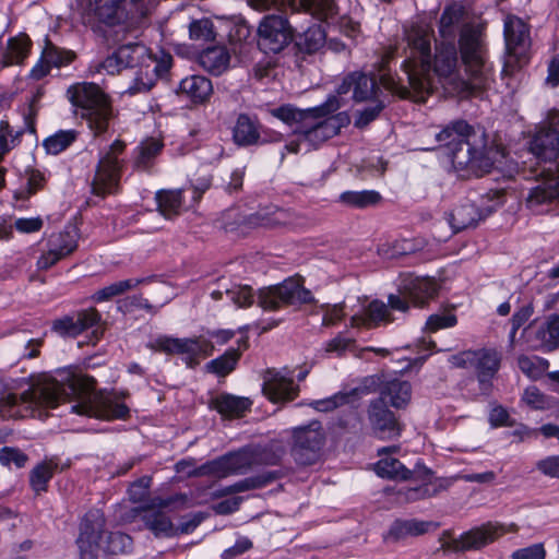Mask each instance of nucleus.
Returning a JSON list of instances; mask_svg holds the SVG:
<instances>
[{"label": "nucleus", "mask_w": 559, "mask_h": 559, "mask_svg": "<svg viewBox=\"0 0 559 559\" xmlns=\"http://www.w3.org/2000/svg\"><path fill=\"white\" fill-rule=\"evenodd\" d=\"M14 389L15 385L0 380V415L35 416L36 409L55 408L70 397L76 400L72 412L80 415L110 420L126 418L129 413V408L114 396L95 392L92 378L70 367L43 377L20 396L13 392Z\"/></svg>", "instance_id": "obj_1"}, {"label": "nucleus", "mask_w": 559, "mask_h": 559, "mask_svg": "<svg viewBox=\"0 0 559 559\" xmlns=\"http://www.w3.org/2000/svg\"><path fill=\"white\" fill-rule=\"evenodd\" d=\"M460 53L464 76L456 71L454 46H442L437 50L435 73L444 90L459 97L477 95L490 87L493 69L488 61L486 49L478 28L464 27L460 37Z\"/></svg>", "instance_id": "obj_2"}, {"label": "nucleus", "mask_w": 559, "mask_h": 559, "mask_svg": "<svg viewBox=\"0 0 559 559\" xmlns=\"http://www.w3.org/2000/svg\"><path fill=\"white\" fill-rule=\"evenodd\" d=\"M432 28L425 22L412 24L405 28L404 72L408 79L409 87L396 83L391 78L383 76L382 83L391 92L400 97H409L415 102H425L426 97L435 88L429 74L430 44Z\"/></svg>", "instance_id": "obj_3"}, {"label": "nucleus", "mask_w": 559, "mask_h": 559, "mask_svg": "<svg viewBox=\"0 0 559 559\" xmlns=\"http://www.w3.org/2000/svg\"><path fill=\"white\" fill-rule=\"evenodd\" d=\"M437 140L450 151L454 169L462 177L483 176L493 165V151L487 147L485 133L456 121L437 134Z\"/></svg>", "instance_id": "obj_4"}, {"label": "nucleus", "mask_w": 559, "mask_h": 559, "mask_svg": "<svg viewBox=\"0 0 559 559\" xmlns=\"http://www.w3.org/2000/svg\"><path fill=\"white\" fill-rule=\"evenodd\" d=\"M169 66V57L157 60L144 45L138 43L118 47L102 63L103 69L109 74L138 67L133 84L129 87L132 94L150 91L156 80L168 71Z\"/></svg>", "instance_id": "obj_5"}, {"label": "nucleus", "mask_w": 559, "mask_h": 559, "mask_svg": "<svg viewBox=\"0 0 559 559\" xmlns=\"http://www.w3.org/2000/svg\"><path fill=\"white\" fill-rule=\"evenodd\" d=\"M104 526L105 519L98 511L85 515L76 539L79 559H98L100 552L116 557L131 551L130 536L119 532L106 534Z\"/></svg>", "instance_id": "obj_6"}, {"label": "nucleus", "mask_w": 559, "mask_h": 559, "mask_svg": "<svg viewBox=\"0 0 559 559\" xmlns=\"http://www.w3.org/2000/svg\"><path fill=\"white\" fill-rule=\"evenodd\" d=\"M67 95L71 104L83 110L91 129L102 133L107 129L111 107L106 94L95 83L80 82L71 85Z\"/></svg>", "instance_id": "obj_7"}, {"label": "nucleus", "mask_w": 559, "mask_h": 559, "mask_svg": "<svg viewBox=\"0 0 559 559\" xmlns=\"http://www.w3.org/2000/svg\"><path fill=\"white\" fill-rule=\"evenodd\" d=\"M349 122L350 117L346 111L332 112L320 119H311L308 124H304L302 128L295 131L296 139L290 141L285 148L294 154L301 151V145H305L306 151L317 148L337 135Z\"/></svg>", "instance_id": "obj_8"}, {"label": "nucleus", "mask_w": 559, "mask_h": 559, "mask_svg": "<svg viewBox=\"0 0 559 559\" xmlns=\"http://www.w3.org/2000/svg\"><path fill=\"white\" fill-rule=\"evenodd\" d=\"M503 34L507 56L502 74H511L527 61L531 47L530 29L523 20L509 15L504 21Z\"/></svg>", "instance_id": "obj_9"}, {"label": "nucleus", "mask_w": 559, "mask_h": 559, "mask_svg": "<svg viewBox=\"0 0 559 559\" xmlns=\"http://www.w3.org/2000/svg\"><path fill=\"white\" fill-rule=\"evenodd\" d=\"M314 298L297 280H286L280 285L259 292L258 304L265 311H274L283 306L311 304Z\"/></svg>", "instance_id": "obj_10"}, {"label": "nucleus", "mask_w": 559, "mask_h": 559, "mask_svg": "<svg viewBox=\"0 0 559 559\" xmlns=\"http://www.w3.org/2000/svg\"><path fill=\"white\" fill-rule=\"evenodd\" d=\"M519 526L515 523L488 522L476 526L453 538L449 545L454 551L479 550L507 534L516 533Z\"/></svg>", "instance_id": "obj_11"}, {"label": "nucleus", "mask_w": 559, "mask_h": 559, "mask_svg": "<svg viewBox=\"0 0 559 559\" xmlns=\"http://www.w3.org/2000/svg\"><path fill=\"white\" fill-rule=\"evenodd\" d=\"M124 147L123 142L116 140L108 151L100 155L92 182V190L95 194L104 197L116 191L122 166L119 156Z\"/></svg>", "instance_id": "obj_12"}, {"label": "nucleus", "mask_w": 559, "mask_h": 559, "mask_svg": "<svg viewBox=\"0 0 559 559\" xmlns=\"http://www.w3.org/2000/svg\"><path fill=\"white\" fill-rule=\"evenodd\" d=\"M126 0H78L82 22L95 28L99 24L116 25L126 17Z\"/></svg>", "instance_id": "obj_13"}, {"label": "nucleus", "mask_w": 559, "mask_h": 559, "mask_svg": "<svg viewBox=\"0 0 559 559\" xmlns=\"http://www.w3.org/2000/svg\"><path fill=\"white\" fill-rule=\"evenodd\" d=\"M292 453L295 460L304 465L314 463L324 443V431L320 423L311 421L306 426L292 430Z\"/></svg>", "instance_id": "obj_14"}, {"label": "nucleus", "mask_w": 559, "mask_h": 559, "mask_svg": "<svg viewBox=\"0 0 559 559\" xmlns=\"http://www.w3.org/2000/svg\"><path fill=\"white\" fill-rule=\"evenodd\" d=\"M533 350L551 352L559 347V316L551 314L544 321L534 320L522 332Z\"/></svg>", "instance_id": "obj_15"}, {"label": "nucleus", "mask_w": 559, "mask_h": 559, "mask_svg": "<svg viewBox=\"0 0 559 559\" xmlns=\"http://www.w3.org/2000/svg\"><path fill=\"white\" fill-rule=\"evenodd\" d=\"M258 45L265 52H278L292 40V29L281 15H267L258 28Z\"/></svg>", "instance_id": "obj_16"}, {"label": "nucleus", "mask_w": 559, "mask_h": 559, "mask_svg": "<svg viewBox=\"0 0 559 559\" xmlns=\"http://www.w3.org/2000/svg\"><path fill=\"white\" fill-rule=\"evenodd\" d=\"M148 347L156 352L179 355L189 367L197 365L201 357L209 355L206 345L195 338L159 336L152 341Z\"/></svg>", "instance_id": "obj_17"}, {"label": "nucleus", "mask_w": 559, "mask_h": 559, "mask_svg": "<svg viewBox=\"0 0 559 559\" xmlns=\"http://www.w3.org/2000/svg\"><path fill=\"white\" fill-rule=\"evenodd\" d=\"M341 108V103L336 96H329L326 100L316 107L299 110L292 106H282L273 110V115L290 127H295L294 132L308 124L311 119H320Z\"/></svg>", "instance_id": "obj_18"}, {"label": "nucleus", "mask_w": 559, "mask_h": 559, "mask_svg": "<svg viewBox=\"0 0 559 559\" xmlns=\"http://www.w3.org/2000/svg\"><path fill=\"white\" fill-rule=\"evenodd\" d=\"M78 248L75 230L51 234L46 242V249L38 257L36 265L38 270H48L60 260L70 255Z\"/></svg>", "instance_id": "obj_19"}, {"label": "nucleus", "mask_w": 559, "mask_h": 559, "mask_svg": "<svg viewBox=\"0 0 559 559\" xmlns=\"http://www.w3.org/2000/svg\"><path fill=\"white\" fill-rule=\"evenodd\" d=\"M450 361L454 367L474 368L480 382L491 379L500 366L498 353L489 349L466 350L452 356Z\"/></svg>", "instance_id": "obj_20"}, {"label": "nucleus", "mask_w": 559, "mask_h": 559, "mask_svg": "<svg viewBox=\"0 0 559 559\" xmlns=\"http://www.w3.org/2000/svg\"><path fill=\"white\" fill-rule=\"evenodd\" d=\"M559 200V164L544 170L537 185L527 197L526 206L533 212H539V206Z\"/></svg>", "instance_id": "obj_21"}, {"label": "nucleus", "mask_w": 559, "mask_h": 559, "mask_svg": "<svg viewBox=\"0 0 559 559\" xmlns=\"http://www.w3.org/2000/svg\"><path fill=\"white\" fill-rule=\"evenodd\" d=\"M249 3L257 10L299 7L320 20L328 19L335 13V5L333 0H249Z\"/></svg>", "instance_id": "obj_22"}, {"label": "nucleus", "mask_w": 559, "mask_h": 559, "mask_svg": "<svg viewBox=\"0 0 559 559\" xmlns=\"http://www.w3.org/2000/svg\"><path fill=\"white\" fill-rule=\"evenodd\" d=\"M264 395L273 403L292 401L297 395L293 376L286 370H267L264 374Z\"/></svg>", "instance_id": "obj_23"}, {"label": "nucleus", "mask_w": 559, "mask_h": 559, "mask_svg": "<svg viewBox=\"0 0 559 559\" xmlns=\"http://www.w3.org/2000/svg\"><path fill=\"white\" fill-rule=\"evenodd\" d=\"M440 287V283L435 277L409 275L404 278L401 292L409 298L415 307H424L437 297Z\"/></svg>", "instance_id": "obj_24"}, {"label": "nucleus", "mask_w": 559, "mask_h": 559, "mask_svg": "<svg viewBox=\"0 0 559 559\" xmlns=\"http://www.w3.org/2000/svg\"><path fill=\"white\" fill-rule=\"evenodd\" d=\"M369 421L374 436L379 439H394L401 435V427L394 414L384 406L382 401L371 404Z\"/></svg>", "instance_id": "obj_25"}, {"label": "nucleus", "mask_w": 559, "mask_h": 559, "mask_svg": "<svg viewBox=\"0 0 559 559\" xmlns=\"http://www.w3.org/2000/svg\"><path fill=\"white\" fill-rule=\"evenodd\" d=\"M349 91H353V98L356 102L378 98L379 92L373 78L362 73H353L344 79L343 83L338 86L336 94L332 95L338 98L341 107L343 106L341 95L346 94Z\"/></svg>", "instance_id": "obj_26"}, {"label": "nucleus", "mask_w": 559, "mask_h": 559, "mask_svg": "<svg viewBox=\"0 0 559 559\" xmlns=\"http://www.w3.org/2000/svg\"><path fill=\"white\" fill-rule=\"evenodd\" d=\"M247 465L248 459L245 453H230L200 465L199 474L223 478L230 474L241 473Z\"/></svg>", "instance_id": "obj_27"}, {"label": "nucleus", "mask_w": 559, "mask_h": 559, "mask_svg": "<svg viewBox=\"0 0 559 559\" xmlns=\"http://www.w3.org/2000/svg\"><path fill=\"white\" fill-rule=\"evenodd\" d=\"M32 49L29 37L24 34H17L7 40L4 47L0 50V69L21 66L28 58Z\"/></svg>", "instance_id": "obj_28"}, {"label": "nucleus", "mask_w": 559, "mask_h": 559, "mask_svg": "<svg viewBox=\"0 0 559 559\" xmlns=\"http://www.w3.org/2000/svg\"><path fill=\"white\" fill-rule=\"evenodd\" d=\"M397 450L399 448L395 445L378 450V455L381 456V459L374 464V472L378 476L399 480H407L412 477V472L399 460L386 455L389 453H395Z\"/></svg>", "instance_id": "obj_29"}, {"label": "nucleus", "mask_w": 559, "mask_h": 559, "mask_svg": "<svg viewBox=\"0 0 559 559\" xmlns=\"http://www.w3.org/2000/svg\"><path fill=\"white\" fill-rule=\"evenodd\" d=\"M531 152L542 160H555L559 157V134L554 129H540L534 135Z\"/></svg>", "instance_id": "obj_30"}, {"label": "nucleus", "mask_w": 559, "mask_h": 559, "mask_svg": "<svg viewBox=\"0 0 559 559\" xmlns=\"http://www.w3.org/2000/svg\"><path fill=\"white\" fill-rule=\"evenodd\" d=\"M179 91L194 104H204L213 93L212 82L203 75H190L181 80Z\"/></svg>", "instance_id": "obj_31"}, {"label": "nucleus", "mask_w": 559, "mask_h": 559, "mask_svg": "<svg viewBox=\"0 0 559 559\" xmlns=\"http://www.w3.org/2000/svg\"><path fill=\"white\" fill-rule=\"evenodd\" d=\"M483 219L481 212L475 204L466 202L454 207L447 214V221L453 233L474 227Z\"/></svg>", "instance_id": "obj_32"}, {"label": "nucleus", "mask_w": 559, "mask_h": 559, "mask_svg": "<svg viewBox=\"0 0 559 559\" xmlns=\"http://www.w3.org/2000/svg\"><path fill=\"white\" fill-rule=\"evenodd\" d=\"M142 520L145 527L150 530L155 537H173L177 535V530L171 520L162 511L147 508L143 510Z\"/></svg>", "instance_id": "obj_33"}, {"label": "nucleus", "mask_w": 559, "mask_h": 559, "mask_svg": "<svg viewBox=\"0 0 559 559\" xmlns=\"http://www.w3.org/2000/svg\"><path fill=\"white\" fill-rule=\"evenodd\" d=\"M380 394L382 400H388L393 407L400 408L411 401L412 388L407 381L393 379L383 383Z\"/></svg>", "instance_id": "obj_34"}, {"label": "nucleus", "mask_w": 559, "mask_h": 559, "mask_svg": "<svg viewBox=\"0 0 559 559\" xmlns=\"http://www.w3.org/2000/svg\"><path fill=\"white\" fill-rule=\"evenodd\" d=\"M200 64L207 72L219 75L229 67L230 56L225 47H212L204 50L199 57Z\"/></svg>", "instance_id": "obj_35"}, {"label": "nucleus", "mask_w": 559, "mask_h": 559, "mask_svg": "<svg viewBox=\"0 0 559 559\" xmlns=\"http://www.w3.org/2000/svg\"><path fill=\"white\" fill-rule=\"evenodd\" d=\"M248 347V337L243 336L238 341V349H229L223 356L211 360L206 368L209 371L224 377L234 370L240 354Z\"/></svg>", "instance_id": "obj_36"}, {"label": "nucleus", "mask_w": 559, "mask_h": 559, "mask_svg": "<svg viewBox=\"0 0 559 559\" xmlns=\"http://www.w3.org/2000/svg\"><path fill=\"white\" fill-rule=\"evenodd\" d=\"M251 406V402L246 397L234 395H221L213 401V407L224 417H239Z\"/></svg>", "instance_id": "obj_37"}, {"label": "nucleus", "mask_w": 559, "mask_h": 559, "mask_svg": "<svg viewBox=\"0 0 559 559\" xmlns=\"http://www.w3.org/2000/svg\"><path fill=\"white\" fill-rule=\"evenodd\" d=\"M389 312L384 302L379 300L371 301L362 316H354L352 324L354 326H374L380 322L388 321Z\"/></svg>", "instance_id": "obj_38"}, {"label": "nucleus", "mask_w": 559, "mask_h": 559, "mask_svg": "<svg viewBox=\"0 0 559 559\" xmlns=\"http://www.w3.org/2000/svg\"><path fill=\"white\" fill-rule=\"evenodd\" d=\"M155 198L158 211L167 218L177 215L182 206L181 190H160Z\"/></svg>", "instance_id": "obj_39"}, {"label": "nucleus", "mask_w": 559, "mask_h": 559, "mask_svg": "<svg viewBox=\"0 0 559 559\" xmlns=\"http://www.w3.org/2000/svg\"><path fill=\"white\" fill-rule=\"evenodd\" d=\"M381 195L374 190L345 191L340 194L338 201L347 206L364 209L379 203Z\"/></svg>", "instance_id": "obj_40"}, {"label": "nucleus", "mask_w": 559, "mask_h": 559, "mask_svg": "<svg viewBox=\"0 0 559 559\" xmlns=\"http://www.w3.org/2000/svg\"><path fill=\"white\" fill-rule=\"evenodd\" d=\"M233 136L237 144L250 145L258 141L259 131L248 116L240 115L234 127Z\"/></svg>", "instance_id": "obj_41"}, {"label": "nucleus", "mask_w": 559, "mask_h": 559, "mask_svg": "<svg viewBox=\"0 0 559 559\" xmlns=\"http://www.w3.org/2000/svg\"><path fill=\"white\" fill-rule=\"evenodd\" d=\"M164 144L157 138H148L136 147L134 164L138 168H146L151 162L160 153Z\"/></svg>", "instance_id": "obj_42"}, {"label": "nucleus", "mask_w": 559, "mask_h": 559, "mask_svg": "<svg viewBox=\"0 0 559 559\" xmlns=\"http://www.w3.org/2000/svg\"><path fill=\"white\" fill-rule=\"evenodd\" d=\"M518 366L527 378L537 380L548 370L549 361L538 356L521 355Z\"/></svg>", "instance_id": "obj_43"}, {"label": "nucleus", "mask_w": 559, "mask_h": 559, "mask_svg": "<svg viewBox=\"0 0 559 559\" xmlns=\"http://www.w3.org/2000/svg\"><path fill=\"white\" fill-rule=\"evenodd\" d=\"M139 284V280L132 278L118 281L98 289L92 298L96 302H103L136 287Z\"/></svg>", "instance_id": "obj_44"}, {"label": "nucleus", "mask_w": 559, "mask_h": 559, "mask_svg": "<svg viewBox=\"0 0 559 559\" xmlns=\"http://www.w3.org/2000/svg\"><path fill=\"white\" fill-rule=\"evenodd\" d=\"M76 139L74 130H60L44 140V147L47 153L57 155L69 147Z\"/></svg>", "instance_id": "obj_45"}, {"label": "nucleus", "mask_w": 559, "mask_h": 559, "mask_svg": "<svg viewBox=\"0 0 559 559\" xmlns=\"http://www.w3.org/2000/svg\"><path fill=\"white\" fill-rule=\"evenodd\" d=\"M23 134L22 129H14L5 119L0 120V156H5L17 146Z\"/></svg>", "instance_id": "obj_46"}, {"label": "nucleus", "mask_w": 559, "mask_h": 559, "mask_svg": "<svg viewBox=\"0 0 559 559\" xmlns=\"http://www.w3.org/2000/svg\"><path fill=\"white\" fill-rule=\"evenodd\" d=\"M463 14V7L459 3H453L444 9L440 19V34L442 37L453 35L454 26L461 22Z\"/></svg>", "instance_id": "obj_47"}, {"label": "nucleus", "mask_w": 559, "mask_h": 559, "mask_svg": "<svg viewBox=\"0 0 559 559\" xmlns=\"http://www.w3.org/2000/svg\"><path fill=\"white\" fill-rule=\"evenodd\" d=\"M43 56L47 59L51 68H60L70 64L75 55L71 50L62 49L48 43L43 50Z\"/></svg>", "instance_id": "obj_48"}, {"label": "nucleus", "mask_w": 559, "mask_h": 559, "mask_svg": "<svg viewBox=\"0 0 559 559\" xmlns=\"http://www.w3.org/2000/svg\"><path fill=\"white\" fill-rule=\"evenodd\" d=\"M383 108L384 105L379 98L372 99L370 105L357 111L354 121L355 127L359 129L367 127L378 118Z\"/></svg>", "instance_id": "obj_49"}, {"label": "nucleus", "mask_w": 559, "mask_h": 559, "mask_svg": "<svg viewBox=\"0 0 559 559\" xmlns=\"http://www.w3.org/2000/svg\"><path fill=\"white\" fill-rule=\"evenodd\" d=\"M190 38L198 41H209L214 39L213 24L207 19L193 21L189 27Z\"/></svg>", "instance_id": "obj_50"}, {"label": "nucleus", "mask_w": 559, "mask_h": 559, "mask_svg": "<svg viewBox=\"0 0 559 559\" xmlns=\"http://www.w3.org/2000/svg\"><path fill=\"white\" fill-rule=\"evenodd\" d=\"M534 308L532 304H527L515 311L511 319V331L509 334V344L514 346L518 330L533 316Z\"/></svg>", "instance_id": "obj_51"}, {"label": "nucleus", "mask_w": 559, "mask_h": 559, "mask_svg": "<svg viewBox=\"0 0 559 559\" xmlns=\"http://www.w3.org/2000/svg\"><path fill=\"white\" fill-rule=\"evenodd\" d=\"M356 391L350 394L337 393L330 397L313 401L310 405L319 412H330L349 401L350 395H355Z\"/></svg>", "instance_id": "obj_52"}, {"label": "nucleus", "mask_w": 559, "mask_h": 559, "mask_svg": "<svg viewBox=\"0 0 559 559\" xmlns=\"http://www.w3.org/2000/svg\"><path fill=\"white\" fill-rule=\"evenodd\" d=\"M456 322V317L453 313H436L427 319L425 329L429 332H436L440 329L452 328Z\"/></svg>", "instance_id": "obj_53"}, {"label": "nucleus", "mask_w": 559, "mask_h": 559, "mask_svg": "<svg viewBox=\"0 0 559 559\" xmlns=\"http://www.w3.org/2000/svg\"><path fill=\"white\" fill-rule=\"evenodd\" d=\"M522 401L534 409H545L549 406V401L539 389L536 386H528L525 389Z\"/></svg>", "instance_id": "obj_54"}, {"label": "nucleus", "mask_w": 559, "mask_h": 559, "mask_svg": "<svg viewBox=\"0 0 559 559\" xmlns=\"http://www.w3.org/2000/svg\"><path fill=\"white\" fill-rule=\"evenodd\" d=\"M52 476V469L48 464H40L36 466L31 474V485L34 490H45L46 484Z\"/></svg>", "instance_id": "obj_55"}, {"label": "nucleus", "mask_w": 559, "mask_h": 559, "mask_svg": "<svg viewBox=\"0 0 559 559\" xmlns=\"http://www.w3.org/2000/svg\"><path fill=\"white\" fill-rule=\"evenodd\" d=\"M546 549L543 543H536L524 548L514 550L511 559H545Z\"/></svg>", "instance_id": "obj_56"}, {"label": "nucleus", "mask_w": 559, "mask_h": 559, "mask_svg": "<svg viewBox=\"0 0 559 559\" xmlns=\"http://www.w3.org/2000/svg\"><path fill=\"white\" fill-rule=\"evenodd\" d=\"M253 547V543L246 536H238L231 547L226 548L221 554V559H234Z\"/></svg>", "instance_id": "obj_57"}, {"label": "nucleus", "mask_w": 559, "mask_h": 559, "mask_svg": "<svg viewBox=\"0 0 559 559\" xmlns=\"http://www.w3.org/2000/svg\"><path fill=\"white\" fill-rule=\"evenodd\" d=\"M151 477L144 476L129 487V496L133 502H142L148 497Z\"/></svg>", "instance_id": "obj_58"}, {"label": "nucleus", "mask_w": 559, "mask_h": 559, "mask_svg": "<svg viewBox=\"0 0 559 559\" xmlns=\"http://www.w3.org/2000/svg\"><path fill=\"white\" fill-rule=\"evenodd\" d=\"M27 456L19 450L4 448L0 451V463L5 466L23 467Z\"/></svg>", "instance_id": "obj_59"}, {"label": "nucleus", "mask_w": 559, "mask_h": 559, "mask_svg": "<svg viewBox=\"0 0 559 559\" xmlns=\"http://www.w3.org/2000/svg\"><path fill=\"white\" fill-rule=\"evenodd\" d=\"M44 222L40 216L20 217L14 222L15 229L21 234L37 233L43 228Z\"/></svg>", "instance_id": "obj_60"}, {"label": "nucleus", "mask_w": 559, "mask_h": 559, "mask_svg": "<svg viewBox=\"0 0 559 559\" xmlns=\"http://www.w3.org/2000/svg\"><path fill=\"white\" fill-rule=\"evenodd\" d=\"M536 467L547 477L559 478V455H550L539 460Z\"/></svg>", "instance_id": "obj_61"}, {"label": "nucleus", "mask_w": 559, "mask_h": 559, "mask_svg": "<svg viewBox=\"0 0 559 559\" xmlns=\"http://www.w3.org/2000/svg\"><path fill=\"white\" fill-rule=\"evenodd\" d=\"M227 294L233 302L239 308L248 307L253 301L252 290L248 286H239L229 290Z\"/></svg>", "instance_id": "obj_62"}, {"label": "nucleus", "mask_w": 559, "mask_h": 559, "mask_svg": "<svg viewBox=\"0 0 559 559\" xmlns=\"http://www.w3.org/2000/svg\"><path fill=\"white\" fill-rule=\"evenodd\" d=\"M53 330L62 336H76L82 333V328L78 326L76 319L64 318L53 323Z\"/></svg>", "instance_id": "obj_63"}, {"label": "nucleus", "mask_w": 559, "mask_h": 559, "mask_svg": "<svg viewBox=\"0 0 559 559\" xmlns=\"http://www.w3.org/2000/svg\"><path fill=\"white\" fill-rule=\"evenodd\" d=\"M305 39L307 50L316 51L323 45L325 36L319 26H313L307 29Z\"/></svg>", "instance_id": "obj_64"}]
</instances>
